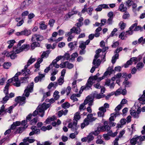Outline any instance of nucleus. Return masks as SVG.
I'll return each mask as SVG.
<instances>
[{
    "instance_id": "nucleus-1",
    "label": "nucleus",
    "mask_w": 145,
    "mask_h": 145,
    "mask_svg": "<svg viewBox=\"0 0 145 145\" xmlns=\"http://www.w3.org/2000/svg\"><path fill=\"white\" fill-rule=\"evenodd\" d=\"M30 129L32 131L29 133L30 136H32L34 134L38 135L40 134V130L44 131L47 130L46 127L45 126H42L40 129L37 128V127L35 126H33L31 127Z\"/></svg>"
},
{
    "instance_id": "nucleus-2",
    "label": "nucleus",
    "mask_w": 145,
    "mask_h": 145,
    "mask_svg": "<svg viewBox=\"0 0 145 145\" xmlns=\"http://www.w3.org/2000/svg\"><path fill=\"white\" fill-rule=\"evenodd\" d=\"M93 84V82L89 78L85 86H83L81 87L79 91V93L80 94L82 93L83 91L84 90H87L90 89H91V87Z\"/></svg>"
},
{
    "instance_id": "nucleus-3",
    "label": "nucleus",
    "mask_w": 145,
    "mask_h": 145,
    "mask_svg": "<svg viewBox=\"0 0 145 145\" xmlns=\"http://www.w3.org/2000/svg\"><path fill=\"white\" fill-rule=\"evenodd\" d=\"M50 105H51L50 103L46 104V103H44L42 105L39 106V112H42V114H39V115L40 117H43V116L44 114V110L48 108Z\"/></svg>"
},
{
    "instance_id": "nucleus-4",
    "label": "nucleus",
    "mask_w": 145,
    "mask_h": 145,
    "mask_svg": "<svg viewBox=\"0 0 145 145\" xmlns=\"http://www.w3.org/2000/svg\"><path fill=\"white\" fill-rule=\"evenodd\" d=\"M77 120H75L72 122L70 123L68 125V127L70 128L72 131H77L79 126L77 125Z\"/></svg>"
},
{
    "instance_id": "nucleus-5",
    "label": "nucleus",
    "mask_w": 145,
    "mask_h": 145,
    "mask_svg": "<svg viewBox=\"0 0 145 145\" xmlns=\"http://www.w3.org/2000/svg\"><path fill=\"white\" fill-rule=\"evenodd\" d=\"M34 84L33 82L28 85L27 88L24 90L25 95L27 97L29 96V92H31L33 89Z\"/></svg>"
},
{
    "instance_id": "nucleus-6",
    "label": "nucleus",
    "mask_w": 145,
    "mask_h": 145,
    "mask_svg": "<svg viewBox=\"0 0 145 145\" xmlns=\"http://www.w3.org/2000/svg\"><path fill=\"white\" fill-rule=\"evenodd\" d=\"M75 25L77 27H73L71 29V32H75L76 34H79L81 31V29L80 27L82 26V24L81 23L78 22Z\"/></svg>"
},
{
    "instance_id": "nucleus-7",
    "label": "nucleus",
    "mask_w": 145,
    "mask_h": 145,
    "mask_svg": "<svg viewBox=\"0 0 145 145\" xmlns=\"http://www.w3.org/2000/svg\"><path fill=\"white\" fill-rule=\"evenodd\" d=\"M122 47L118 48L115 51L114 53L116 54L112 57V62L113 64H114L116 62V60L118 59L119 54L118 53L122 51Z\"/></svg>"
},
{
    "instance_id": "nucleus-8",
    "label": "nucleus",
    "mask_w": 145,
    "mask_h": 145,
    "mask_svg": "<svg viewBox=\"0 0 145 145\" xmlns=\"http://www.w3.org/2000/svg\"><path fill=\"white\" fill-rule=\"evenodd\" d=\"M26 97L24 96H18L15 99V101L19 103V105L23 106L25 103Z\"/></svg>"
},
{
    "instance_id": "nucleus-9",
    "label": "nucleus",
    "mask_w": 145,
    "mask_h": 145,
    "mask_svg": "<svg viewBox=\"0 0 145 145\" xmlns=\"http://www.w3.org/2000/svg\"><path fill=\"white\" fill-rule=\"evenodd\" d=\"M94 99L93 95L88 96L84 101V103L85 104H88L89 106H91L93 105V101Z\"/></svg>"
},
{
    "instance_id": "nucleus-10",
    "label": "nucleus",
    "mask_w": 145,
    "mask_h": 145,
    "mask_svg": "<svg viewBox=\"0 0 145 145\" xmlns=\"http://www.w3.org/2000/svg\"><path fill=\"white\" fill-rule=\"evenodd\" d=\"M43 39V36L37 34L33 35L31 38L32 41H41Z\"/></svg>"
},
{
    "instance_id": "nucleus-11",
    "label": "nucleus",
    "mask_w": 145,
    "mask_h": 145,
    "mask_svg": "<svg viewBox=\"0 0 145 145\" xmlns=\"http://www.w3.org/2000/svg\"><path fill=\"white\" fill-rule=\"evenodd\" d=\"M110 129V127L108 125L107 121H105L104 123V125L100 127V129L102 131H108Z\"/></svg>"
},
{
    "instance_id": "nucleus-12",
    "label": "nucleus",
    "mask_w": 145,
    "mask_h": 145,
    "mask_svg": "<svg viewBox=\"0 0 145 145\" xmlns=\"http://www.w3.org/2000/svg\"><path fill=\"white\" fill-rule=\"evenodd\" d=\"M31 33V32L30 30L25 29L24 30L20 32H17L16 33V35L17 36L22 35L28 36L30 35Z\"/></svg>"
},
{
    "instance_id": "nucleus-13",
    "label": "nucleus",
    "mask_w": 145,
    "mask_h": 145,
    "mask_svg": "<svg viewBox=\"0 0 145 145\" xmlns=\"http://www.w3.org/2000/svg\"><path fill=\"white\" fill-rule=\"evenodd\" d=\"M32 115L31 114L28 115L26 117V120H23L21 123L22 125L24 127L26 126L27 124V121H30L32 118Z\"/></svg>"
},
{
    "instance_id": "nucleus-14",
    "label": "nucleus",
    "mask_w": 145,
    "mask_h": 145,
    "mask_svg": "<svg viewBox=\"0 0 145 145\" xmlns=\"http://www.w3.org/2000/svg\"><path fill=\"white\" fill-rule=\"evenodd\" d=\"M122 106L123 105H119L116 107L115 109V112L111 114V115H114V116H115V117H116L117 116L119 115L120 114L119 113V110L121 109Z\"/></svg>"
},
{
    "instance_id": "nucleus-15",
    "label": "nucleus",
    "mask_w": 145,
    "mask_h": 145,
    "mask_svg": "<svg viewBox=\"0 0 145 145\" xmlns=\"http://www.w3.org/2000/svg\"><path fill=\"white\" fill-rule=\"evenodd\" d=\"M27 127L28 125H27L26 126L18 127L14 133L15 134L22 133Z\"/></svg>"
},
{
    "instance_id": "nucleus-16",
    "label": "nucleus",
    "mask_w": 145,
    "mask_h": 145,
    "mask_svg": "<svg viewBox=\"0 0 145 145\" xmlns=\"http://www.w3.org/2000/svg\"><path fill=\"white\" fill-rule=\"evenodd\" d=\"M90 122H92L96 119L97 118L93 117V114H89L87 115V118H86Z\"/></svg>"
},
{
    "instance_id": "nucleus-17",
    "label": "nucleus",
    "mask_w": 145,
    "mask_h": 145,
    "mask_svg": "<svg viewBox=\"0 0 145 145\" xmlns=\"http://www.w3.org/2000/svg\"><path fill=\"white\" fill-rule=\"evenodd\" d=\"M141 139L140 140L138 139L137 140V143L138 145H140L142 144V142L144 141L145 139V136H136V139Z\"/></svg>"
},
{
    "instance_id": "nucleus-18",
    "label": "nucleus",
    "mask_w": 145,
    "mask_h": 145,
    "mask_svg": "<svg viewBox=\"0 0 145 145\" xmlns=\"http://www.w3.org/2000/svg\"><path fill=\"white\" fill-rule=\"evenodd\" d=\"M127 8L126 7H124V5L123 3L120 4L119 6L118 10L123 12L127 11Z\"/></svg>"
},
{
    "instance_id": "nucleus-19",
    "label": "nucleus",
    "mask_w": 145,
    "mask_h": 145,
    "mask_svg": "<svg viewBox=\"0 0 145 145\" xmlns=\"http://www.w3.org/2000/svg\"><path fill=\"white\" fill-rule=\"evenodd\" d=\"M77 45V42H71L69 43L68 45L71 50H72L74 49L75 46H76Z\"/></svg>"
},
{
    "instance_id": "nucleus-20",
    "label": "nucleus",
    "mask_w": 145,
    "mask_h": 145,
    "mask_svg": "<svg viewBox=\"0 0 145 145\" xmlns=\"http://www.w3.org/2000/svg\"><path fill=\"white\" fill-rule=\"evenodd\" d=\"M89 122H90L86 118H85L83 122L81 124V128L83 129L86 126L88 125L89 124Z\"/></svg>"
},
{
    "instance_id": "nucleus-21",
    "label": "nucleus",
    "mask_w": 145,
    "mask_h": 145,
    "mask_svg": "<svg viewBox=\"0 0 145 145\" xmlns=\"http://www.w3.org/2000/svg\"><path fill=\"white\" fill-rule=\"evenodd\" d=\"M32 42L33 43L31 44V45L32 49L33 50L36 47L40 46V44L39 42H37L36 41H32Z\"/></svg>"
},
{
    "instance_id": "nucleus-22",
    "label": "nucleus",
    "mask_w": 145,
    "mask_h": 145,
    "mask_svg": "<svg viewBox=\"0 0 145 145\" xmlns=\"http://www.w3.org/2000/svg\"><path fill=\"white\" fill-rule=\"evenodd\" d=\"M50 52V50H47L46 51L43 52L41 55V58H42L43 59V58L44 57H48Z\"/></svg>"
},
{
    "instance_id": "nucleus-23",
    "label": "nucleus",
    "mask_w": 145,
    "mask_h": 145,
    "mask_svg": "<svg viewBox=\"0 0 145 145\" xmlns=\"http://www.w3.org/2000/svg\"><path fill=\"white\" fill-rule=\"evenodd\" d=\"M94 98H96L97 99H99L104 97L105 95L103 93H100L99 94L94 93L93 95Z\"/></svg>"
},
{
    "instance_id": "nucleus-24",
    "label": "nucleus",
    "mask_w": 145,
    "mask_h": 145,
    "mask_svg": "<svg viewBox=\"0 0 145 145\" xmlns=\"http://www.w3.org/2000/svg\"><path fill=\"white\" fill-rule=\"evenodd\" d=\"M138 100L142 101L141 103L142 104H145V90L143 91V95L138 99Z\"/></svg>"
},
{
    "instance_id": "nucleus-25",
    "label": "nucleus",
    "mask_w": 145,
    "mask_h": 145,
    "mask_svg": "<svg viewBox=\"0 0 145 145\" xmlns=\"http://www.w3.org/2000/svg\"><path fill=\"white\" fill-rule=\"evenodd\" d=\"M141 139H139L140 140ZM139 139H136V135L134 136L133 138L131 139L130 140V143L132 145H135L137 143V140Z\"/></svg>"
},
{
    "instance_id": "nucleus-26",
    "label": "nucleus",
    "mask_w": 145,
    "mask_h": 145,
    "mask_svg": "<svg viewBox=\"0 0 145 145\" xmlns=\"http://www.w3.org/2000/svg\"><path fill=\"white\" fill-rule=\"evenodd\" d=\"M42 61L43 59L42 58H39L38 59L37 63L35 65V68L37 69H39L40 67V64Z\"/></svg>"
},
{
    "instance_id": "nucleus-27",
    "label": "nucleus",
    "mask_w": 145,
    "mask_h": 145,
    "mask_svg": "<svg viewBox=\"0 0 145 145\" xmlns=\"http://www.w3.org/2000/svg\"><path fill=\"white\" fill-rule=\"evenodd\" d=\"M72 33H75L71 32V29H70V31L67 33V36H69L67 39V41L68 42L71 41L74 37V36L71 35Z\"/></svg>"
},
{
    "instance_id": "nucleus-28",
    "label": "nucleus",
    "mask_w": 145,
    "mask_h": 145,
    "mask_svg": "<svg viewBox=\"0 0 145 145\" xmlns=\"http://www.w3.org/2000/svg\"><path fill=\"white\" fill-rule=\"evenodd\" d=\"M59 92L57 91L56 90L55 91L53 94V97L54 99L55 100H57L59 99L60 97V96L59 95Z\"/></svg>"
},
{
    "instance_id": "nucleus-29",
    "label": "nucleus",
    "mask_w": 145,
    "mask_h": 145,
    "mask_svg": "<svg viewBox=\"0 0 145 145\" xmlns=\"http://www.w3.org/2000/svg\"><path fill=\"white\" fill-rule=\"evenodd\" d=\"M130 114L131 115L133 116L134 118H138L139 117V115L137 113L135 110H131Z\"/></svg>"
},
{
    "instance_id": "nucleus-30",
    "label": "nucleus",
    "mask_w": 145,
    "mask_h": 145,
    "mask_svg": "<svg viewBox=\"0 0 145 145\" xmlns=\"http://www.w3.org/2000/svg\"><path fill=\"white\" fill-rule=\"evenodd\" d=\"M38 118L35 117L33 118L32 120H31L30 121V124L31 125H35L36 124L38 121Z\"/></svg>"
},
{
    "instance_id": "nucleus-31",
    "label": "nucleus",
    "mask_w": 145,
    "mask_h": 145,
    "mask_svg": "<svg viewBox=\"0 0 145 145\" xmlns=\"http://www.w3.org/2000/svg\"><path fill=\"white\" fill-rule=\"evenodd\" d=\"M144 66V64L142 63L139 62L137 64L136 68L139 71Z\"/></svg>"
},
{
    "instance_id": "nucleus-32",
    "label": "nucleus",
    "mask_w": 145,
    "mask_h": 145,
    "mask_svg": "<svg viewBox=\"0 0 145 145\" xmlns=\"http://www.w3.org/2000/svg\"><path fill=\"white\" fill-rule=\"evenodd\" d=\"M42 114V112H40L39 111V106H38L36 110H35L33 113V114H31L34 116H37V114Z\"/></svg>"
},
{
    "instance_id": "nucleus-33",
    "label": "nucleus",
    "mask_w": 145,
    "mask_h": 145,
    "mask_svg": "<svg viewBox=\"0 0 145 145\" xmlns=\"http://www.w3.org/2000/svg\"><path fill=\"white\" fill-rule=\"evenodd\" d=\"M8 56L10 57L12 59H14L16 57V53L13 52V50L12 52L10 53Z\"/></svg>"
},
{
    "instance_id": "nucleus-34",
    "label": "nucleus",
    "mask_w": 145,
    "mask_h": 145,
    "mask_svg": "<svg viewBox=\"0 0 145 145\" xmlns=\"http://www.w3.org/2000/svg\"><path fill=\"white\" fill-rule=\"evenodd\" d=\"M130 16L129 13L127 11L124 12L122 16V18L124 19H127L129 18Z\"/></svg>"
},
{
    "instance_id": "nucleus-35",
    "label": "nucleus",
    "mask_w": 145,
    "mask_h": 145,
    "mask_svg": "<svg viewBox=\"0 0 145 145\" xmlns=\"http://www.w3.org/2000/svg\"><path fill=\"white\" fill-rule=\"evenodd\" d=\"M9 85L10 84L7 82L5 87V89H4V93L6 95L8 93L9 87Z\"/></svg>"
},
{
    "instance_id": "nucleus-36",
    "label": "nucleus",
    "mask_w": 145,
    "mask_h": 145,
    "mask_svg": "<svg viewBox=\"0 0 145 145\" xmlns=\"http://www.w3.org/2000/svg\"><path fill=\"white\" fill-rule=\"evenodd\" d=\"M87 138L88 140V143L90 141L94 139V137L91 133L87 136Z\"/></svg>"
},
{
    "instance_id": "nucleus-37",
    "label": "nucleus",
    "mask_w": 145,
    "mask_h": 145,
    "mask_svg": "<svg viewBox=\"0 0 145 145\" xmlns=\"http://www.w3.org/2000/svg\"><path fill=\"white\" fill-rule=\"evenodd\" d=\"M9 140V136H7L5 137L2 139L0 140V145L2 144L6 140Z\"/></svg>"
},
{
    "instance_id": "nucleus-38",
    "label": "nucleus",
    "mask_w": 145,
    "mask_h": 145,
    "mask_svg": "<svg viewBox=\"0 0 145 145\" xmlns=\"http://www.w3.org/2000/svg\"><path fill=\"white\" fill-rule=\"evenodd\" d=\"M13 52L16 53V54H18L20 52L22 51V50L21 49V48L19 49H16V47H13Z\"/></svg>"
},
{
    "instance_id": "nucleus-39",
    "label": "nucleus",
    "mask_w": 145,
    "mask_h": 145,
    "mask_svg": "<svg viewBox=\"0 0 145 145\" xmlns=\"http://www.w3.org/2000/svg\"><path fill=\"white\" fill-rule=\"evenodd\" d=\"M70 106V104L67 102H66L64 103H63L61 105L62 107L65 109L68 108Z\"/></svg>"
},
{
    "instance_id": "nucleus-40",
    "label": "nucleus",
    "mask_w": 145,
    "mask_h": 145,
    "mask_svg": "<svg viewBox=\"0 0 145 145\" xmlns=\"http://www.w3.org/2000/svg\"><path fill=\"white\" fill-rule=\"evenodd\" d=\"M11 64L10 63H5L3 65V67L5 69H8L11 66Z\"/></svg>"
},
{
    "instance_id": "nucleus-41",
    "label": "nucleus",
    "mask_w": 145,
    "mask_h": 145,
    "mask_svg": "<svg viewBox=\"0 0 145 145\" xmlns=\"http://www.w3.org/2000/svg\"><path fill=\"white\" fill-rule=\"evenodd\" d=\"M28 6V5H26V3L24 1L21 3L20 7L21 9H23Z\"/></svg>"
},
{
    "instance_id": "nucleus-42",
    "label": "nucleus",
    "mask_w": 145,
    "mask_h": 145,
    "mask_svg": "<svg viewBox=\"0 0 145 145\" xmlns=\"http://www.w3.org/2000/svg\"><path fill=\"white\" fill-rule=\"evenodd\" d=\"M133 1L132 0H128L126 1V5L129 7L132 5Z\"/></svg>"
},
{
    "instance_id": "nucleus-43",
    "label": "nucleus",
    "mask_w": 145,
    "mask_h": 145,
    "mask_svg": "<svg viewBox=\"0 0 145 145\" xmlns=\"http://www.w3.org/2000/svg\"><path fill=\"white\" fill-rule=\"evenodd\" d=\"M79 47L81 49H85L86 48V45L83 41H82L80 44Z\"/></svg>"
},
{
    "instance_id": "nucleus-44",
    "label": "nucleus",
    "mask_w": 145,
    "mask_h": 145,
    "mask_svg": "<svg viewBox=\"0 0 145 145\" xmlns=\"http://www.w3.org/2000/svg\"><path fill=\"white\" fill-rule=\"evenodd\" d=\"M80 112H77L75 114L74 117V118L75 120H79L80 119Z\"/></svg>"
},
{
    "instance_id": "nucleus-45",
    "label": "nucleus",
    "mask_w": 145,
    "mask_h": 145,
    "mask_svg": "<svg viewBox=\"0 0 145 145\" xmlns=\"http://www.w3.org/2000/svg\"><path fill=\"white\" fill-rule=\"evenodd\" d=\"M30 46L29 44H23L21 47V49L22 50V51L25 49H27V50H28Z\"/></svg>"
},
{
    "instance_id": "nucleus-46",
    "label": "nucleus",
    "mask_w": 145,
    "mask_h": 145,
    "mask_svg": "<svg viewBox=\"0 0 145 145\" xmlns=\"http://www.w3.org/2000/svg\"><path fill=\"white\" fill-rule=\"evenodd\" d=\"M58 82L59 85H61L64 82V77H60L58 80Z\"/></svg>"
},
{
    "instance_id": "nucleus-47",
    "label": "nucleus",
    "mask_w": 145,
    "mask_h": 145,
    "mask_svg": "<svg viewBox=\"0 0 145 145\" xmlns=\"http://www.w3.org/2000/svg\"><path fill=\"white\" fill-rule=\"evenodd\" d=\"M119 24L120 25H120V29L122 30L124 29L126 25V24L121 21L120 22Z\"/></svg>"
},
{
    "instance_id": "nucleus-48",
    "label": "nucleus",
    "mask_w": 145,
    "mask_h": 145,
    "mask_svg": "<svg viewBox=\"0 0 145 145\" xmlns=\"http://www.w3.org/2000/svg\"><path fill=\"white\" fill-rule=\"evenodd\" d=\"M14 82H15L13 83V85L16 87H19L20 86V81L18 80H17L14 81Z\"/></svg>"
},
{
    "instance_id": "nucleus-49",
    "label": "nucleus",
    "mask_w": 145,
    "mask_h": 145,
    "mask_svg": "<svg viewBox=\"0 0 145 145\" xmlns=\"http://www.w3.org/2000/svg\"><path fill=\"white\" fill-rule=\"evenodd\" d=\"M13 108L10 106L8 109H5V113L8 112L9 113H11L12 112V110Z\"/></svg>"
},
{
    "instance_id": "nucleus-50",
    "label": "nucleus",
    "mask_w": 145,
    "mask_h": 145,
    "mask_svg": "<svg viewBox=\"0 0 145 145\" xmlns=\"http://www.w3.org/2000/svg\"><path fill=\"white\" fill-rule=\"evenodd\" d=\"M78 133V131H75L74 133H72L70 135V137L72 138H74L75 137V135H77Z\"/></svg>"
},
{
    "instance_id": "nucleus-51",
    "label": "nucleus",
    "mask_w": 145,
    "mask_h": 145,
    "mask_svg": "<svg viewBox=\"0 0 145 145\" xmlns=\"http://www.w3.org/2000/svg\"><path fill=\"white\" fill-rule=\"evenodd\" d=\"M21 73L23 75L26 76V75L29 74L31 72L29 69H27L25 70V71L23 73L22 72Z\"/></svg>"
},
{
    "instance_id": "nucleus-52",
    "label": "nucleus",
    "mask_w": 145,
    "mask_h": 145,
    "mask_svg": "<svg viewBox=\"0 0 145 145\" xmlns=\"http://www.w3.org/2000/svg\"><path fill=\"white\" fill-rule=\"evenodd\" d=\"M143 30V28L140 26H137L135 27L133 31H138L140 30L142 31Z\"/></svg>"
},
{
    "instance_id": "nucleus-53",
    "label": "nucleus",
    "mask_w": 145,
    "mask_h": 145,
    "mask_svg": "<svg viewBox=\"0 0 145 145\" xmlns=\"http://www.w3.org/2000/svg\"><path fill=\"white\" fill-rule=\"evenodd\" d=\"M68 63V61H66L65 62H63L61 63L60 65V67L61 68H65L67 66V64Z\"/></svg>"
},
{
    "instance_id": "nucleus-54",
    "label": "nucleus",
    "mask_w": 145,
    "mask_h": 145,
    "mask_svg": "<svg viewBox=\"0 0 145 145\" xmlns=\"http://www.w3.org/2000/svg\"><path fill=\"white\" fill-rule=\"evenodd\" d=\"M15 42V41L14 40H10L9 42V45L8 46V48H11L13 45V44Z\"/></svg>"
},
{
    "instance_id": "nucleus-55",
    "label": "nucleus",
    "mask_w": 145,
    "mask_h": 145,
    "mask_svg": "<svg viewBox=\"0 0 145 145\" xmlns=\"http://www.w3.org/2000/svg\"><path fill=\"white\" fill-rule=\"evenodd\" d=\"M39 27L41 29H45L46 28L47 26L44 24L41 23L40 24Z\"/></svg>"
},
{
    "instance_id": "nucleus-56",
    "label": "nucleus",
    "mask_w": 145,
    "mask_h": 145,
    "mask_svg": "<svg viewBox=\"0 0 145 145\" xmlns=\"http://www.w3.org/2000/svg\"><path fill=\"white\" fill-rule=\"evenodd\" d=\"M35 61V58H32L31 57L30 59L28 61L27 63L30 65Z\"/></svg>"
},
{
    "instance_id": "nucleus-57",
    "label": "nucleus",
    "mask_w": 145,
    "mask_h": 145,
    "mask_svg": "<svg viewBox=\"0 0 145 145\" xmlns=\"http://www.w3.org/2000/svg\"><path fill=\"white\" fill-rule=\"evenodd\" d=\"M133 63V62L132 61H131L130 60H129L126 63H125L124 65V67L125 68H127L129 65H131Z\"/></svg>"
},
{
    "instance_id": "nucleus-58",
    "label": "nucleus",
    "mask_w": 145,
    "mask_h": 145,
    "mask_svg": "<svg viewBox=\"0 0 145 145\" xmlns=\"http://www.w3.org/2000/svg\"><path fill=\"white\" fill-rule=\"evenodd\" d=\"M76 94H73L71 97L70 98L71 99L73 100V101H77L78 99L76 97Z\"/></svg>"
},
{
    "instance_id": "nucleus-59",
    "label": "nucleus",
    "mask_w": 145,
    "mask_h": 145,
    "mask_svg": "<svg viewBox=\"0 0 145 145\" xmlns=\"http://www.w3.org/2000/svg\"><path fill=\"white\" fill-rule=\"evenodd\" d=\"M99 54H96L94 57L95 58L94 59L93 62V65H95L96 64V59L99 57Z\"/></svg>"
},
{
    "instance_id": "nucleus-60",
    "label": "nucleus",
    "mask_w": 145,
    "mask_h": 145,
    "mask_svg": "<svg viewBox=\"0 0 145 145\" xmlns=\"http://www.w3.org/2000/svg\"><path fill=\"white\" fill-rule=\"evenodd\" d=\"M86 104H85V103H84V102L83 103L81 104L80 106L79 107V109L80 110V111H81L82 110H84L86 108H84V107L85 106V105H86Z\"/></svg>"
},
{
    "instance_id": "nucleus-61",
    "label": "nucleus",
    "mask_w": 145,
    "mask_h": 145,
    "mask_svg": "<svg viewBox=\"0 0 145 145\" xmlns=\"http://www.w3.org/2000/svg\"><path fill=\"white\" fill-rule=\"evenodd\" d=\"M98 77L96 75H94V76H91L89 78L93 82V80H96L98 79Z\"/></svg>"
},
{
    "instance_id": "nucleus-62",
    "label": "nucleus",
    "mask_w": 145,
    "mask_h": 145,
    "mask_svg": "<svg viewBox=\"0 0 145 145\" xmlns=\"http://www.w3.org/2000/svg\"><path fill=\"white\" fill-rule=\"evenodd\" d=\"M133 31L130 30V29H129L128 31H126V33L125 35V37H126L127 36H126L127 35H129L132 34L133 33Z\"/></svg>"
},
{
    "instance_id": "nucleus-63",
    "label": "nucleus",
    "mask_w": 145,
    "mask_h": 145,
    "mask_svg": "<svg viewBox=\"0 0 145 145\" xmlns=\"http://www.w3.org/2000/svg\"><path fill=\"white\" fill-rule=\"evenodd\" d=\"M21 74H22L21 72H18L13 77L16 80H18V76Z\"/></svg>"
},
{
    "instance_id": "nucleus-64",
    "label": "nucleus",
    "mask_w": 145,
    "mask_h": 145,
    "mask_svg": "<svg viewBox=\"0 0 145 145\" xmlns=\"http://www.w3.org/2000/svg\"><path fill=\"white\" fill-rule=\"evenodd\" d=\"M67 66L68 68L69 69L72 68L74 67L73 64L69 63L68 61V63L67 64Z\"/></svg>"
}]
</instances>
